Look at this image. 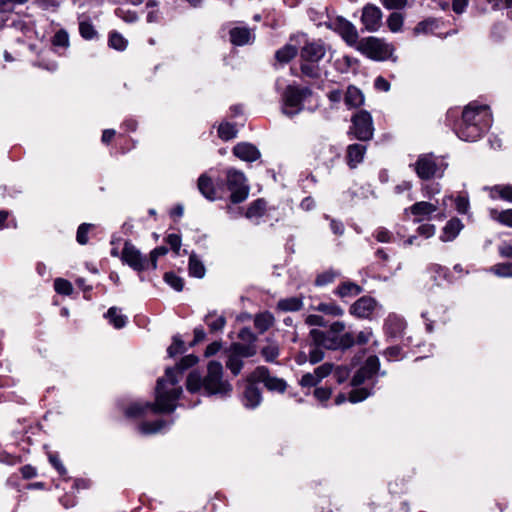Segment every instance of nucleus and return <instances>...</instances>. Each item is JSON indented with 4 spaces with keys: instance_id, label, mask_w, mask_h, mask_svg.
<instances>
[{
    "instance_id": "603ef678",
    "label": "nucleus",
    "mask_w": 512,
    "mask_h": 512,
    "mask_svg": "<svg viewBox=\"0 0 512 512\" xmlns=\"http://www.w3.org/2000/svg\"><path fill=\"white\" fill-rule=\"evenodd\" d=\"M52 44L55 47L67 48L69 46L68 33L63 29L57 31L52 38Z\"/></svg>"
},
{
    "instance_id": "9b49d317",
    "label": "nucleus",
    "mask_w": 512,
    "mask_h": 512,
    "mask_svg": "<svg viewBox=\"0 0 512 512\" xmlns=\"http://www.w3.org/2000/svg\"><path fill=\"white\" fill-rule=\"evenodd\" d=\"M121 260L133 270L142 272L150 268L149 260L129 241L124 243Z\"/></svg>"
},
{
    "instance_id": "37998d69",
    "label": "nucleus",
    "mask_w": 512,
    "mask_h": 512,
    "mask_svg": "<svg viewBox=\"0 0 512 512\" xmlns=\"http://www.w3.org/2000/svg\"><path fill=\"white\" fill-rule=\"evenodd\" d=\"M80 35L86 40H92L97 37V31L93 24L89 21H81L79 23Z\"/></svg>"
},
{
    "instance_id": "7c9ffc66",
    "label": "nucleus",
    "mask_w": 512,
    "mask_h": 512,
    "mask_svg": "<svg viewBox=\"0 0 512 512\" xmlns=\"http://www.w3.org/2000/svg\"><path fill=\"white\" fill-rule=\"evenodd\" d=\"M273 321V315L269 312H264L255 316L254 325L260 333H264L272 326Z\"/></svg>"
},
{
    "instance_id": "2f4dec72",
    "label": "nucleus",
    "mask_w": 512,
    "mask_h": 512,
    "mask_svg": "<svg viewBox=\"0 0 512 512\" xmlns=\"http://www.w3.org/2000/svg\"><path fill=\"white\" fill-rule=\"evenodd\" d=\"M492 198H501L505 201L512 202V186L511 185H496L490 189Z\"/></svg>"
},
{
    "instance_id": "ea45409f",
    "label": "nucleus",
    "mask_w": 512,
    "mask_h": 512,
    "mask_svg": "<svg viewBox=\"0 0 512 512\" xmlns=\"http://www.w3.org/2000/svg\"><path fill=\"white\" fill-rule=\"evenodd\" d=\"M438 27L439 25L435 19H426L416 25L414 33L416 35L433 33Z\"/></svg>"
},
{
    "instance_id": "f8f14e48",
    "label": "nucleus",
    "mask_w": 512,
    "mask_h": 512,
    "mask_svg": "<svg viewBox=\"0 0 512 512\" xmlns=\"http://www.w3.org/2000/svg\"><path fill=\"white\" fill-rule=\"evenodd\" d=\"M327 27L337 32L348 45L353 46L357 44V29L351 22L344 19L343 17H335L329 19V22H327Z\"/></svg>"
},
{
    "instance_id": "39448f33",
    "label": "nucleus",
    "mask_w": 512,
    "mask_h": 512,
    "mask_svg": "<svg viewBox=\"0 0 512 512\" xmlns=\"http://www.w3.org/2000/svg\"><path fill=\"white\" fill-rule=\"evenodd\" d=\"M312 94L308 87L287 86L282 95V112L288 117L299 114L303 110V102Z\"/></svg>"
},
{
    "instance_id": "e433bc0d",
    "label": "nucleus",
    "mask_w": 512,
    "mask_h": 512,
    "mask_svg": "<svg viewBox=\"0 0 512 512\" xmlns=\"http://www.w3.org/2000/svg\"><path fill=\"white\" fill-rule=\"evenodd\" d=\"M318 62L302 61L301 72L303 75L317 79L321 75V70L317 64Z\"/></svg>"
},
{
    "instance_id": "412c9836",
    "label": "nucleus",
    "mask_w": 512,
    "mask_h": 512,
    "mask_svg": "<svg viewBox=\"0 0 512 512\" xmlns=\"http://www.w3.org/2000/svg\"><path fill=\"white\" fill-rule=\"evenodd\" d=\"M464 225L458 218L450 219L446 225L444 226L442 233L440 235V240L442 242H450L453 241L460 231L463 229Z\"/></svg>"
},
{
    "instance_id": "5fc2aeb1",
    "label": "nucleus",
    "mask_w": 512,
    "mask_h": 512,
    "mask_svg": "<svg viewBox=\"0 0 512 512\" xmlns=\"http://www.w3.org/2000/svg\"><path fill=\"white\" fill-rule=\"evenodd\" d=\"M164 280L167 284H169L176 291H181L184 286L183 279L172 272L166 273L164 275Z\"/></svg>"
},
{
    "instance_id": "5701e85b",
    "label": "nucleus",
    "mask_w": 512,
    "mask_h": 512,
    "mask_svg": "<svg viewBox=\"0 0 512 512\" xmlns=\"http://www.w3.org/2000/svg\"><path fill=\"white\" fill-rule=\"evenodd\" d=\"M344 101L347 107L356 108L363 104L364 95L357 87L350 85L344 95Z\"/></svg>"
},
{
    "instance_id": "3c124183",
    "label": "nucleus",
    "mask_w": 512,
    "mask_h": 512,
    "mask_svg": "<svg viewBox=\"0 0 512 512\" xmlns=\"http://www.w3.org/2000/svg\"><path fill=\"white\" fill-rule=\"evenodd\" d=\"M226 366L234 375H237L243 367V361L238 357V355L231 353L226 361Z\"/></svg>"
},
{
    "instance_id": "0eeeda50",
    "label": "nucleus",
    "mask_w": 512,
    "mask_h": 512,
    "mask_svg": "<svg viewBox=\"0 0 512 512\" xmlns=\"http://www.w3.org/2000/svg\"><path fill=\"white\" fill-rule=\"evenodd\" d=\"M412 166L417 176L422 180L441 177L446 168V165L432 153L419 155Z\"/></svg>"
},
{
    "instance_id": "69168bd1",
    "label": "nucleus",
    "mask_w": 512,
    "mask_h": 512,
    "mask_svg": "<svg viewBox=\"0 0 512 512\" xmlns=\"http://www.w3.org/2000/svg\"><path fill=\"white\" fill-rule=\"evenodd\" d=\"M436 228L433 224H422L418 227L417 233L425 238H430L435 234Z\"/></svg>"
},
{
    "instance_id": "0e129e2a",
    "label": "nucleus",
    "mask_w": 512,
    "mask_h": 512,
    "mask_svg": "<svg viewBox=\"0 0 512 512\" xmlns=\"http://www.w3.org/2000/svg\"><path fill=\"white\" fill-rule=\"evenodd\" d=\"M373 333H372V330L367 328L363 331H360L358 334H357V337L356 339L354 338V344L357 343V344H360V345H364L366 343H368L372 337Z\"/></svg>"
},
{
    "instance_id": "6e6d98bb",
    "label": "nucleus",
    "mask_w": 512,
    "mask_h": 512,
    "mask_svg": "<svg viewBox=\"0 0 512 512\" xmlns=\"http://www.w3.org/2000/svg\"><path fill=\"white\" fill-rule=\"evenodd\" d=\"M184 342L180 339L179 336L173 337V343L168 347L167 352L170 357H174L175 355L181 353L183 351Z\"/></svg>"
},
{
    "instance_id": "cd10ccee",
    "label": "nucleus",
    "mask_w": 512,
    "mask_h": 512,
    "mask_svg": "<svg viewBox=\"0 0 512 512\" xmlns=\"http://www.w3.org/2000/svg\"><path fill=\"white\" fill-rule=\"evenodd\" d=\"M105 317L109 320V323L116 329L123 328L127 323V317L120 313L117 307H111L108 309Z\"/></svg>"
},
{
    "instance_id": "20e7f679",
    "label": "nucleus",
    "mask_w": 512,
    "mask_h": 512,
    "mask_svg": "<svg viewBox=\"0 0 512 512\" xmlns=\"http://www.w3.org/2000/svg\"><path fill=\"white\" fill-rule=\"evenodd\" d=\"M379 370V359L376 356H370L365 364L353 376L351 385L355 387L349 394V401L357 403L365 400L370 394V390L365 387L358 388L373 376Z\"/></svg>"
},
{
    "instance_id": "aec40b11",
    "label": "nucleus",
    "mask_w": 512,
    "mask_h": 512,
    "mask_svg": "<svg viewBox=\"0 0 512 512\" xmlns=\"http://www.w3.org/2000/svg\"><path fill=\"white\" fill-rule=\"evenodd\" d=\"M233 153L236 157L243 161L253 162L260 157L259 150L252 144L239 143L233 148Z\"/></svg>"
},
{
    "instance_id": "f3484780",
    "label": "nucleus",
    "mask_w": 512,
    "mask_h": 512,
    "mask_svg": "<svg viewBox=\"0 0 512 512\" xmlns=\"http://www.w3.org/2000/svg\"><path fill=\"white\" fill-rule=\"evenodd\" d=\"M325 47L321 42H309L301 49V60L319 62L325 56Z\"/></svg>"
},
{
    "instance_id": "58836bf2",
    "label": "nucleus",
    "mask_w": 512,
    "mask_h": 512,
    "mask_svg": "<svg viewBox=\"0 0 512 512\" xmlns=\"http://www.w3.org/2000/svg\"><path fill=\"white\" fill-rule=\"evenodd\" d=\"M340 276V273L336 270L329 269L317 275L315 279L316 286H326L332 283L337 277Z\"/></svg>"
},
{
    "instance_id": "680f3d73",
    "label": "nucleus",
    "mask_w": 512,
    "mask_h": 512,
    "mask_svg": "<svg viewBox=\"0 0 512 512\" xmlns=\"http://www.w3.org/2000/svg\"><path fill=\"white\" fill-rule=\"evenodd\" d=\"M166 242L170 245L171 249L176 253L179 254L180 248H181V237L178 234H169L166 237Z\"/></svg>"
},
{
    "instance_id": "13d9d810",
    "label": "nucleus",
    "mask_w": 512,
    "mask_h": 512,
    "mask_svg": "<svg viewBox=\"0 0 512 512\" xmlns=\"http://www.w3.org/2000/svg\"><path fill=\"white\" fill-rule=\"evenodd\" d=\"M318 383H319V380L314 372L304 374L299 381V384L302 387H314Z\"/></svg>"
},
{
    "instance_id": "774afa93",
    "label": "nucleus",
    "mask_w": 512,
    "mask_h": 512,
    "mask_svg": "<svg viewBox=\"0 0 512 512\" xmlns=\"http://www.w3.org/2000/svg\"><path fill=\"white\" fill-rule=\"evenodd\" d=\"M239 338L242 340V341H245L247 343H250V344H254V342L256 341V336L254 335V333L251 331L250 328H242L239 332Z\"/></svg>"
},
{
    "instance_id": "f03ea898",
    "label": "nucleus",
    "mask_w": 512,
    "mask_h": 512,
    "mask_svg": "<svg viewBox=\"0 0 512 512\" xmlns=\"http://www.w3.org/2000/svg\"><path fill=\"white\" fill-rule=\"evenodd\" d=\"M492 124L488 106L467 105L462 113V121L457 129L458 137L463 141L474 142L486 132Z\"/></svg>"
},
{
    "instance_id": "2eb2a0df",
    "label": "nucleus",
    "mask_w": 512,
    "mask_h": 512,
    "mask_svg": "<svg viewBox=\"0 0 512 512\" xmlns=\"http://www.w3.org/2000/svg\"><path fill=\"white\" fill-rule=\"evenodd\" d=\"M382 12L379 7L368 4L363 7L361 22L370 32L377 31L381 26Z\"/></svg>"
},
{
    "instance_id": "864d4df0",
    "label": "nucleus",
    "mask_w": 512,
    "mask_h": 512,
    "mask_svg": "<svg viewBox=\"0 0 512 512\" xmlns=\"http://www.w3.org/2000/svg\"><path fill=\"white\" fill-rule=\"evenodd\" d=\"M168 253V249L165 246H159L153 249L149 255V264L152 269L157 268L158 258Z\"/></svg>"
},
{
    "instance_id": "c85d7f7f",
    "label": "nucleus",
    "mask_w": 512,
    "mask_h": 512,
    "mask_svg": "<svg viewBox=\"0 0 512 512\" xmlns=\"http://www.w3.org/2000/svg\"><path fill=\"white\" fill-rule=\"evenodd\" d=\"M308 15L309 18L315 22L317 26L325 25L327 27V22H329V19H331V17L327 14L326 7L310 8L308 10Z\"/></svg>"
},
{
    "instance_id": "dca6fc26",
    "label": "nucleus",
    "mask_w": 512,
    "mask_h": 512,
    "mask_svg": "<svg viewBox=\"0 0 512 512\" xmlns=\"http://www.w3.org/2000/svg\"><path fill=\"white\" fill-rule=\"evenodd\" d=\"M376 307L377 302L373 298L364 296L350 307V313L358 318H369Z\"/></svg>"
},
{
    "instance_id": "4be33fe9",
    "label": "nucleus",
    "mask_w": 512,
    "mask_h": 512,
    "mask_svg": "<svg viewBox=\"0 0 512 512\" xmlns=\"http://www.w3.org/2000/svg\"><path fill=\"white\" fill-rule=\"evenodd\" d=\"M366 152V146L363 144H351L347 148V163L350 168H355L362 162Z\"/></svg>"
},
{
    "instance_id": "b1692460",
    "label": "nucleus",
    "mask_w": 512,
    "mask_h": 512,
    "mask_svg": "<svg viewBox=\"0 0 512 512\" xmlns=\"http://www.w3.org/2000/svg\"><path fill=\"white\" fill-rule=\"evenodd\" d=\"M231 42L242 46L248 44L252 38L251 30L245 27H236L230 31Z\"/></svg>"
},
{
    "instance_id": "a19ab883",
    "label": "nucleus",
    "mask_w": 512,
    "mask_h": 512,
    "mask_svg": "<svg viewBox=\"0 0 512 512\" xmlns=\"http://www.w3.org/2000/svg\"><path fill=\"white\" fill-rule=\"evenodd\" d=\"M165 426V422L162 420H157L153 422H143L139 425V431L142 434H154L161 431Z\"/></svg>"
},
{
    "instance_id": "49530a36",
    "label": "nucleus",
    "mask_w": 512,
    "mask_h": 512,
    "mask_svg": "<svg viewBox=\"0 0 512 512\" xmlns=\"http://www.w3.org/2000/svg\"><path fill=\"white\" fill-rule=\"evenodd\" d=\"M54 289L62 295H70L73 292L72 284L63 278H56L54 281Z\"/></svg>"
},
{
    "instance_id": "c9c22d12",
    "label": "nucleus",
    "mask_w": 512,
    "mask_h": 512,
    "mask_svg": "<svg viewBox=\"0 0 512 512\" xmlns=\"http://www.w3.org/2000/svg\"><path fill=\"white\" fill-rule=\"evenodd\" d=\"M297 54V49L295 46L293 45H290V44H287L285 45L283 48L279 49L276 54H275V57L276 59L281 62V63H287L289 62L292 58H294Z\"/></svg>"
},
{
    "instance_id": "6ab92c4d",
    "label": "nucleus",
    "mask_w": 512,
    "mask_h": 512,
    "mask_svg": "<svg viewBox=\"0 0 512 512\" xmlns=\"http://www.w3.org/2000/svg\"><path fill=\"white\" fill-rule=\"evenodd\" d=\"M438 210V206L431 202L420 201L413 204L409 211L414 215L415 222H421L425 219H430L431 215Z\"/></svg>"
},
{
    "instance_id": "f257e3e1",
    "label": "nucleus",
    "mask_w": 512,
    "mask_h": 512,
    "mask_svg": "<svg viewBox=\"0 0 512 512\" xmlns=\"http://www.w3.org/2000/svg\"><path fill=\"white\" fill-rule=\"evenodd\" d=\"M198 361L195 355L183 357L175 367L167 368L165 377L157 381L155 403H133L126 410L129 417L144 415L150 410L154 413H170L176 408V401L182 393V388L177 384L184 370L194 366Z\"/></svg>"
},
{
    "instance_id": "79ce46f5",
    "label": "nucleus",
    "mask_w": 512,
    "mask_h": 512,
    "mask_svg": "<svg viewBox=\"0 0 512 512\" xmlns=\"http://www.w3.org/2000/svg\"><path fill=\"white\" fill-rule=\"evenodd\" d=\"M317 311L323 312L328 315L332 316H341L343 315L344 311L343 309L335 304V303H320L318 306L315 307Z\"/></svg>"
},
{
    "instance_id": "bb28decb",
    "label": "nucleus",
    "mask_w": 512,
    "mask_h": 512,
    "mask_svg": "<svg viewBox=\"0 0 512 512\" xmlns=\"http://www.w3.org/2000/svg\"><path fill=\"white\" fill-rule=\"evenodd\" d=\"M266 211V202L263 199L253 201L245 212V217L250 220H258Z\"/></svg>"
},
{
    "instance_id": "e2e57ef3",
    "label": "nucleus",
    "mask_w": 512,
    "mask_h": 512,
    "mask_svg": "<svg viewBox=\"0 0 512 512\" xmlns=\"http://www.w3.org/2000/svg\"><path fill=\"white\" fill-rule=\"evenodd\" d=\"M28 0H0V11L8 12L11 11L16 5L26 3Z\"/></svg>"
},
{
    "instance_id": "7ed1b4c3",
    "label": "nucleus",
    "mask_w": 512,
    "mask_h": 512,
    "mask_svg": "<svg viewBox=\"0 0 512 512\" xmlns=\"http://www.w3.org/2000/svg\"><path fill=\"white\" fill-rule=\"evenodd\" d=\"M187 390L189 392H197L204 388L207 394L228 395L232 391L229 382L223 380V367L220 362L210 361L207 366V375L202 378L201 375L193 371L187 377Z\"/></svg>"
},
{
    "instance_id": "1a4fd4ad",
    "label": "nucleus",
    "mask_w": 512,
    "mask_h": 512,
    "mask_svg": "<svg viewBox=\"0 0 512 512\" xmlns=\"http://www.w3.org/2000/svg\"><path fill=\"white\" fill-rule=\"evenodd\" d=\"M313 342L327 349H345L354 345V336L352 333L347 332L341 336L330 334V332L313 329L310 332Z\"/></svg>"
},
{
    "instance_id": "ddd939ff",
    "label": "nucleus",
    "mask_w": 512,
    "mask_h": 512,
    "mask_svg": "<svg viewBox=\"0 0 512 512\" xmlns=\"http://www.w3.org/2000/svg\"><path fill=\"white\" fill-rule=\"evenodd\" d=\"M250 379L251 381L262 382L265 385V387L270 391H277L283 393L287 387V384L283 379L272 376L268 368H266L265 366L257 367L250 374Z\"/></svg>"
},
{
    "instance_id": "09e8293b",
    "label": "nucleus",
    "mask_w": 512,
    "mask_h": 512,
    "mask_svg": "<svg viewBox=\"0 0 512 512\" xmlns=\"http://www.w3.org/2000/svg\"><path fill=\"white\" fill-rule=\"evenodd\" d=\"M237 130L230 123H222L218 128L219 137L223 140H230L236 136Z\"/></svg>"
},
{
    "instance_id": "393cba45",
    "label": "nucleus",
    "mask_w": 512,
    "mask_h": 512,
    "mask_svg": "<svg viewBox=\"0 0 512 512\" xmlns=\"http://www.w3.org/2000/svg\"><path fill=\"white\" fill-rule=\"evenodd\" d=\"M361 292L362 288L358 284L351 281H346L341 283L334 293L341 298H345L357 296Z\"/></svg>"
},
{
    "instance_id": "a211bd4d",
    "label": "nucleus",
    "mask_w": 512,
    "mask_h": 512,
    "mask_svg": "<svg viewBox=\"0 0 512 512\" xmlns=\"http://www.w3.org/2000/svg\"><path fill=\"white\" fill-rule=\"evenodd\" d=\"M247 381L248 383L243 392L242 403L245 407L253 409L261 403L262 396L258 387L255 386L257 381H251L250 376Z\"/></svg>"
},
{
    "instance_id": "9d476101",
    "label": "nucleus",
    "mask_w": 512,
    "mask_h": 512,
    "mask_svg": "<svg viewBox=\"0 0 512 512\" xmlns=\"http://www.w3.org/2000/svg\"><path fill=\"white\" fill-rule=\"evenodd\" d=\"M351 132L360 141H368L373 137L374 127L369 112L361 110L352 117Z\"/></svg>"
},
{
    "instance_id": "6e6552de",
    "label": "nucleus",
    "mask_w": 512,
    "mask_h": 512,
    "mask_svg": "<svg viewBox=\"0 0 512 512\" xmlns=\"http://www.w3.org/2000/svg\"><path fill=\"white\" fill-rule=\"evenodd\" d=\"M357 49L368 58L382 61L391 57L393 46L385 41L376 38H363L357 42Z\"/></svg>"
},
{
    "instance_id": "a878e982",
    "label": "nucleus",
    "mask_w": 512,
    "mask_h": 512,
    "mask_svg": "<svg viewBox=\"0 0 512 512\" xmlns=\"http://www.w3.org/2000/svg\"><path fill=\"white\" fill-rule=\"evenodd\" d=\"M404 320L397 315H389L385 321V330L391 336H397L404 329Z\"/></svg>"
},
{
    "instance_id": "473e14b6",
    "label": "nucleus",
    "mask_w": 512,
    "mask_h": 512,
    "mask_svg": "<svg viewBox=\"0 0 512 512\" xmlns=\"http://www.w3.org/2000/svg\"><path fill=\"white\" fill-rule=\"evenodd\" d=\"M490 217L503 225L512 227V209L498 211L496 209L489 210Z\"/></svg>"
},
{
    "instance_id": "4d7b16f0",
    "label": "nucleus",
    "mask_w": 512,
    "mask_h": 512,
    "mask_svg": "<svg viewBox=\"0 0 512 512\" xmlns=\"http://www.w3.org/2000/svg\"><path fill=\"white\" fill-rule=\"evenodd\" d=\"M92 227L91 224L83 223L78 227L76 239L77 242L81 245H84L88 242V231Z\"/></svg>"
},
{
    "instance_id": "c756f323",
    "label": "nucleus",
    "mask_w": 512,
    "mask_h": 512,
    "mask_svg": "<svg viewBox=\"0 0 512 512\" xmlns=\"http://www.w3.org/2000/svg\"><path fill=\"white\" fill-rule=\"evenodd\" d=\"M211 332H217L224 328L226 319L223 315H217L215 312L209 313L204 319Z\"/></svg>"
},
{
    "instance_id": "f704fd0d",
    "label": "nucleus",
    "mask_w": 512,
    "mask_h": 512,
    "mask_svg": "<svg viewBox=\"0 0 512 512\" xmlns=\"http://www.w3.org/2000/svg\"><path fill=\"white\" fill-rule=\"evenodd\" d=\"M232 353L235 355H238V357H251L255 355L256 348L254 344H241V343H234L232 345Z\"/></svg>"
},
{
    "instance_id": "a18cd8bd",
    "label": "nucleus",
    "mask_w": 512,
    "mask_h": 512,
    "mask_svg": "<svg viewBox=\"0 0 512 512\" xmlns=\"http://www.w3.org/2000/svg\"><path fill=\"white\" fill-rule=\"evenodd\" d=\"M261 354L267 362H274L279 356V347L275 343H271L262 348Z\"/></svg>"
},
{
    "instance_id": "338daca9",
    "label": "nucleus",
    "mask_w": 512,
    "mask_h": 512,
    "mask_svg": "<svg viewBox=\"0 0 512 512\" xmlns=\"http://www.w3.org/2000/svg\"><path fill=\"white\" fill-rule=\"evenodd\" d=\"M455 207H456V210L461 213V214H465L467 213L468 209H469V201L466 197L464 196H458L456 199H455Z\"/></svg>"
},
{
    "instance_id": "de8ad7c7",
    "label": "nucleus",
    "mask_w": 512,
    "mask_h": 512,
    "mask_svg": "<svg viewBox=\"0 0 512 512\" xmlns=\"http://www.w3.org/2000/svg\"><path fill=\"white\" fill-rule=\"evenodd\" d=\"M491 271L499 277H512V262L498 263L491 267Z\"/></svg>"
},
{
    "instance_id": "72a5a7b5",
    "label": "nucleus",
    "mask_w": 512,
    "mask_h": 512,
    "mask_svg": "<svg viewBox=\"0 0 512 512\" xmlns=\"http://www.w3.org/2000/svg\"><path fill=\"white\" fill-rule=\"evenodd\" d=\"M189 274L197 278H202L205 275L203 263L194 254L189 258Z\"/></svg>"
},
{
    "instance_id": "4468645a",
    "label": "nucleus",
    "mask_w": 512,
    "mask_h": 512,
    "mask_svg": "<svg viewBox=\"0 0 512 512\" xmlns=\"http://www.w3.org/2000/svg\"><path fill=\"white\" fill-rule=\"evenodd\" d=\"M197 187L199 192L209 201H215L223 198V187L218 184L216 187L213 180L206 173H203L198 178Z\"/></svg>"
},
{
    "instance_id": "bf43d9fd",
    "label": "nucleus",
    "mask_w": 512,
    "mask_h": 512,
    "mask_svg": "<svg viewBox=\"0 0 512 512\" xmlns=\"http://www.w3.org/2000/svg\"><path fill=\"white\" fill-rule=\"evenodd\" d=\"M333 370V365L330 364V363H324L320 366H318L315 370H314V373L315 375L317 376L319 382L324 379L325 377H327L328 375L331 374Z\"/></svg>"
},
{
    "instance_id": "c03bdc74",
    "label": "nucleus",
    "mask_w": 512,
    "mask_h": 512,
    "mask_svg": "<svg viewBox=\"0 0 512 512\" xmlns=\"http://www.w3.org/2000/svg\"><path fill=\"white\" fill-rule=\"evenodd\" d=\"M387 25L392 32H399L403 26V16L398 12H393L387 19Z\"/></svg>"
},
{
    "instance_id": "423d86ee",
    "label": "nucleus",
    "mask_w": 512,
    "mask_h": 512,
    "mask_svg": "<svg viewBox=\"0 0 512 512\" xmlns=\"http://www.w3.org/2000/svg\"><path fill=\"white\" fill-rule=\"evenodd\" d=\"M225 186L230 192V202L238 204L244 202L249 195V186L243 172L229 168L225 172Z\"/></svg>"
},
{
    "instance_id": "8fccbe9b",
    "label": "nucleus",
    "mask_w": 512,
    "mask_h": 512,
    "mask_svg": "<svg viewBox=\"0 0 512 512\" xmlns=\"http://www.w3.org/2000/svg\"><path fill=\"white\" fill-rule=\"evenodd\" d=\"M109 45L116 50L122 51L126 48L127 41L121 34L112 32L109 36Z\"/></svg>"
},
{
    "instance_id": "052dcab7",
    "label": "nucleus",
    "mask_w": 512,
    "mask_h": 512,
    "mask_svg": "<svg viewBox=\"0 0 512 512\" xmlns=\"http://www.w3.org/2000/svg\"><path fill=\"white\" fill-rule=\"evenodd\" d=\"M322 346H318L315 344V347H313L309 352V361L312 364H316L323 360L324 358V352L321 349Z\"/></svg>"
},
{
    "instance_id": "4c0bfd02",
    "label": "nucleus",
    "mask_w": 512,
    "mask_h": 512,
    "mask_svg": "<svg viewBox=\"0 0 512 512\" xmlns=\"http://www.w3.org/2000/svg\"><path fill=\"white\" fill-rule=\"evenodd\" d=\"M277 307L282 311H298L302 308V301L297 297L282 299L278 302Z\"/></svg>"
}]
</instances>
